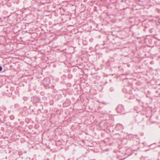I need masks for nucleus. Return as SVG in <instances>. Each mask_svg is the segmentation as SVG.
<instances>
[{"label": "nucleus", "instance_id": "f257e3e1", "mask_svg": "<svg viewBox=\"0 0 160 160\" xmlns=\"http://www.w3.org/2000/svg\"><path fill=\"white\" fill-rule=\"evenodd\" d=\"M116 110L118 113L121 114H123L125 111L124 107L122 105H118L116 108Z\"/></svg>", "mask_w": 160, "mask_h": 160}, {"label": "nucleus", "instance_id": "f03ea898", "mask_svg": "<svg viewBox=\"0 0 160 160\" xmlns=\"http://www.w3.org/2000/svg\"><path fill=\"white\" fill-rule=\"evenodd\" d=\"M50 79L48 78H45L43 80V83L44 85H48L50 83Z\"/></svg>", "mask_w": 160, "mask_h": 160}, {"label": "nucleus", "instance_id": "7ed1b4c3", "mask_svg": "<svg viewBox=\"0 0 160 160\" xmlns=\"http://www.w3.org/2000/svg\"><path fill=\"white\" fill-rule=\"evenodd\" d=\"M32 100L35 102H38L40 100L39 98L36 97H33L32 99Z\"/></svg>", "mask_w": 160, "mask_h": 160}, {"label": "nucleus", "instance_id": "20e7f679", "mask_svg": "<svg viewBox=\"0 0 160 160\" xmlns=\"http://www.w3.org/2000/svg\"><path fill=\"white\" fill-rule=\"evenodd\" d=\"M10 118L11 120H13L14 118V116H11L10 117Z\"/></svg>", "mask_w": 160, "mask_h": 160}, {"label": "nucleus", "instance_id": "39448f33", "mask_svg": "<svg viewBox=\"0 0 160 160\" xmlns=\"http://www.w3.org/2000/svg\"><path fill=\"white\" fill-rule=\"evenodd\" d=\"M157 22L159 24H160V18H159L157 20Z\"/></svg>", "mask_w": 160, "mask_h": 160}, {"label": "nucleus", "instance_id": "423d86ee", "mask_svg": "<svg viewBox=\"0 0 160 160\" xmlns=\"http://www.w3.org/2000/svg\"><path fill=\"white\" fill-rule=\"evenodd\" d=\"M2 69V66H0V72L1 71Z\"/></svg>", "mask_w": 160, "mask_h": 160}, {"label": "nucleus", "instance_id": "0eeeda50", "mask_svg": "<svg viewBox=\"0 0 160 160\" xmlns=\"http://www.w3.org/2000/svg\"><path fill=\"white\" fill-rule=\"evenodd\" d=\"M122 91H123V92H125V91H124V88H123L122 89Z\"/></svg>", "mask_w": 160, "mask_h": 160}]
</instances>
